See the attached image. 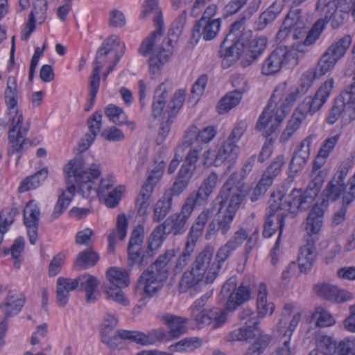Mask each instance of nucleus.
<instances>
[{
  "mask_svg": "<svg viewBox=\"0 0 355 355\" xmlns=\"http://www.w3.org/2000/svg\"><path fill=\"white\" fill-rule=\"evenodd\" d=\"M238 174L232 173L227 180L221 187L216 201L219 205L218 213L222 207L229 201L225 212L218 217L217 223L211 221L208 226L205 238L210 239L217 232H220L223 235L228 233L235 214L239 209L246 193V187L244 183L239 182L235 184Z\"/></svg>",
  "mask_w": 355,
  "mask_h": 355,
  "instance_id": "1",
  "label": "nucleus"
},
{
  "mask_svg": "<svg viewBox=\"0 0 355 355\" xmlns=\"http://www.w3.org/2000/svg\"><path fill=\"white\" fill-rule=\"evenodd\" d=\"M286 84H283L274 91L257 121V128L259 130L267 126L268 123H271L269 130L264 133L266 137L275 132L285 116L290 112L294 103L306 94L297 87L284 96Z\"/></svg>",
  "mask_w": 355,
  "mask_h": 355,
  "instance_id": "2",
  "label": "nucleus"
},
{
  "mask_svg": "<svg viewBox=\"0 0 355 355\" xmlns=\"http://www.w3.org/2000/svg\"><path fill=\"white\" fill-rule=\"evenodd\" d=\"M214 248L207 245L199 252L191 265L190 270L183 273L179 284L180 293H186L195 287L203 279L206 284H211L217 278L220 270L215 261Z\"/></svg>",
  "mask_w": 355,
  "mask_h": 355,
  "instance_id": "3",
  "label": "nucleus"
},
{
  "mask_svg": "<svg viewBox=\"0 0 355 355\" xmlns=\"http://www.w3.org/2000/svg\"><path fill=\"white\" fill-rule=\"evenodd\" d=\"M101 173L100 165L93 164L85 169V162L81 156L70 159L63 168V174L67 184L66 192L73 198L76 193V187L78 192L84 198H88L94 189L92 179L98 178Z\"/></svg>",
  "mask_w": 355,
  "mask_h": 355,
  "instance_id": "4",
  "label": "nucleus"
},
{
  "mask_svg": "<svg viewBox=\"0 0 355 355\" xmlns=\"http://www.w3.org/2000/svg\"><path fill=\"white\" fill-rule=\"evenodd\" d=\"M175 257L173 249L167 250L141 275L137 284L140 295L152 297L161 288L169 275L168 263Z\"/></svg>",
  "mask_w": 355,
  "mask_h": 355,
  "instance_id": "5",
  "label": "nucleus"
},
{
  "mask_svg": "<svg viewBox=\"0 0 355 355\" xmlns=\"http://www.w3.org/2000/svg\"><path fill=\"white\" fill-rule=\"evenodd\" d=\"M307 52L306 46H279L263 62L261 73L273 76L280 71L283 65L296 66Z\"/></svg>",
  "mask_w": 355,
  "mask_h": 355,
  "instance_id": "6",
  "label": "nucleus"
},
{
  "mask_svg": "<svg viewBox=\"0 0 355 355\" xmlns=\"http://www.w3.org/2000/svg\"><path fill=\"white\" fill-rule=\"evenodd\" d=\"M259 321L242 326L229 334L232 341H253L244 355H261L271 342V337L263 333L259 327Z\"/></svg>",
  "mask_w": 355,
  "mask_h": 355,
  "instance_id": "7",
  "label": "nucleus"
},
{
  "mask_svg": "<svg viewBox=\"0 0 355 355\" xmlns=\"http://www.w3.org/2000/svg\"><path fill=\"white\" fill-rule=\"evenodd\" d=\"M193 211L183 205L181 211L168 217L162 225H158L152 232V241L150 248L155 245L159 247L166 236L169 234L173 235L181 234L187 230V223Z\"/></svg>",
  "mask_w": 355,
  "mask_h": 355,
  "instance_id": "8",
  "label": "nucleus"
},
{
  "mask_svg": "<svg viewBox=\"0 0 355 355\" xmlns=\"http://www.w3.org/2000/svg\"><path fill=\"white\" fill-rule=\"evenodd\" d=\"M340 117L346 122L355 120V82L347 86L335 98L326 120L332 125Z\"/></svg>",
  "mask_w": 355,
  "mask_h": 355,
  "instance_id": "9",
  "label": "nucleus"
},
{
  "mask_svg": "<svg viewBox=\"0 0 355 355\" xmlns=\"http://www.w3.org/2000/svg\"><path fill=\"white\" fill-rule=\"evenodd\" d=\"M106 277L109 284L105 285L104 293L107 300H113L123 306H128L129 301L121 288L129 285L130 280L128 272L120 268H110L106 271Z\"/></svg>",
  "mask_w": 355,
  "mask_h": 355,
  "instance_id": "10",
  "label": "nucleus"
},
{
  "mask_svg": "<svg viewBox=\"0 0 355 355\" xmlns=\"http://www.w3.org/2000/svg\"><path fill=\"white\" fill-rule=\"evenodd\" d=\"M115 46H103L97 51L95 66L90 76L89 80V96L91 103H93L100 85V73L102 64L105 61H112L115 59L118 62L124 53V47L121 46L120 51L114 48Z\"/></svg>",
  "mask_w": 355,
  "mask_h": 355,
  "instance_id": "11",
  "label": "nucleus"
},
{
  "mask_svg": "<svg viewBox=\"0 0 355 355\" xmlns=\"http://www.w3.org/2000/svg\"><path fill=\"white\" fill-rule=\"evenodd\" d=\"M139 52L148 58L152 78H157L173 52V46H140Z\"/></svg>",
  "mask_w": 355,
  "mask_h": 355,
  "instance_id": "12",
  "label": "nucleus"
},
{
  "mask_svg": "<svg viewBox=\"0 0 355 355\" xmlns=\"http://www.w3.org/2000/svg\"><path fill=\"white\" fill-rule=\"evenodd\" d=\"M252 288L249 284L242 282L238 288L231 279L223 286L220 296L226 300V309L234 311L251 297Z\"/></svg>",
  "mask_w": 355,
  "mask_h": 355,
  "instance_id": "13",
  "label": "nucleus"
},
{
  "mask_svg": "<svg viewBox=\"0 0 355 355\" xmlns=\"http://www.w3.org/2000/svg\"><path fill=\"white\" fill-rule=\"evenodd\" d=\"M334 81L332 78L326 80L318 89L314 97H306L299 105L296 112L304 117L307 114L313 115L326 103L334 88Z\"/></svg>",
  "mask_w": 355,
  "mask_h": 355,
  "instance_id": "14",
  "label": "nucleus"
},
{
  "mask_svg": "<svg viewBox=\"0 0 355 355\" xmlns=\"http://www.w3.org/2000/svg\"><path fill=\"white\" fill-rule=\"evenodd\" d=\"M22 114L16 113L11 119V127L8 132V154L21 153L28 140L26 135L29 126H23Z\"/></svg>",
  "mask_w": 355,
  "mask_h": 355,
  "instance_id": "15",
  "label": "nucleus"
},
{
  "mask_svg": "<svg viewBox=\"0 0 355 355\" xmlns=\"http://www.w3.org/2000/svg\"><path fill=\"white\" fill-rule=\"evenodd\" d=\"M313 196L309 193V191L303 192L302 189H294L289 193L284 202H282L280 199L279 204L275 203L278 207H282L283 211H286L287 215L288 213L295 216L299 211H302L308 209L312 204Z\"/></svg>",
  "mask_w": 355,
  "mask_h": 355,
  "instance_id": "16",
  "label": "nucleus"
},
{
  "mask_svg": "<svg viewBox=\"0 0 355 355\" xmlns=\"http://www.w3.org/2000/svg\"><path fill=\"white\" fill-rule=\"evenodd\" d=\"M119 335L123 340L141 345H153L157 342L171 340L168 332L162 329L152 330L147 334L137 331L121 330L119 331Z\"/></svg>",
  "mask_w": 355,
  "mask_h": 355,
  "instance_id": "17",
  "label": "nucleus"
},
{
  "mask_svg": "<svg viewBox=\"0 0 355 355\" xmlns=\"http://www.w3.org/2000/svg\"><path fill=\"white\" fill-rule=\"evenodd\" d=\"M284 208L278 207L276 204L270 206V210L266 219L263 235L266 238L270 237L277 230L279 231L277 239H281L285 224V218L287 217Z\"/></svg>",
  "mask_w": 355,
  "mask_h": 355,
  "instance_id": "18",
  "label": "nucleus"
},
{
  "mask_svg": "<svg viewBox=\"0 0 355 355\" xmlns=\"http://www.w3.org/2000/svg\"><path fill=\"white\" fill-rule=\"evenodd\" d=\"M346 46H329L318 61L316 69L314 70L316 76L320 77L331 71L337 62L346 53Z\"/></svg>",
  "mask_w": 355,
  "mask_h": 355,
  "instance_id": "19",
  "label": "nucleus"
},
{
  "mask_svg": "<svg viewBox=\"0 0 355 355\" xmlns=\"http://www.w3.org/2000/svg\"><path fill=\"white\" fill-rule=\"evenodd\" d=\"M191 319L196 325L202 327L206 325H212L216 329L222 326L227 319V311L219 309H206L202 311H194L191 313Z\"/></svg>",
  "mask_w": 355,
  "mask_h": 355,
  "instance_id": "20",
  "label": "nucleus"
},
{
  "mask_svg": "<svg viewBox=\"0 0 355 355\" xmlns=\"http://www.w3.org/2000/svg\"><path fill=\"white\" fill-rule=\"evenodd\" d=\"M40 215V207L35 200H30L26 203L24 209V223L27 228V233L31 245H35L37 239Z\"/></svg>",
  "mask_w": 355,
  "mask_h": 355,
  "instance_id": "21",
  "label": "nucleus"
},
{
  "mask_svg": "<svg viewBox=\"0 0 355 355\" xmlns=\"http://www.w3.org/2000/svg\"><path fill=\"white\" fill-rule=\"evenodd\" d=\"M26 298L23 295L19 297L9 295L7 301L0 305V308L5 315V318L0 322V348L3 344V338L8 328L7 318L12 315L17 314L25 304Z\"/></svg>",
  "mask_w": 355,
  "mask_h": 355,
  "instance_id": "22",
  "label": "nucleus"
},
{
  "mask_svg": "<svg viewBox=\"0 0 355 355\" xmlns=\"http://www.w3.org/2000/svg\"><path fill=\"white\" fill-rule=\"evenodd\" d=\"M240 83H242L241 87L227 93L218 101L217 110L219 114H225L239 104L242 98V95L247 89L246 82L243 78H238L234 80L233 85L238 87Z\"/></svg>",
  "mask_w": 355,
  "mask_h": 355,
  "instance_id": "23",
  "label": "nucleus"
},
{
  "mask_svg": "<svg viewBox=\"0 0 355 355\" xmlns=\"http://www.w3.org/2000/svg\"><path fill=\"white\" fill-rule=\"evenodd\" d=\"M337 1L318 0L315 10H318L320 7L324 14L325 25L330 21L333 28H338L343 25L347 18L346 14L337 11Z\"/></svg>",
  "mask_w": 355,
  "mask_h": 355,
  "instance_id": "24",
  "label": "nucleus"
},
{
  "mask_svg": "<svg viewBox=\"0 0 355 355\" xmlns=\"http://www.w3.org/2000/svg\"><path fill=\"white\" fill-rule=\"evenodd\" d=\"M315 292L325 300L336 302H344L352 298V295L338 287L329 284H318L314 286Z\"/></svg>",
  "mask_w": 355,
  "mask_h": 355,
  "instance_id": "25",
  "label": "nucleus"
},
{
  "mask_svg": "<svg viewBox=\"0 0 355 355\" xmlns=\"http://www.w3.org/2000/svg\"><path fill=\"white\" fill-rule=\"evenodd\" d=\"M78 286L85 292V301L87 303H94L101 296L98 290L100 284L96 277L89 274H84L77 277Z\"/></svg>",
  "mask_w": 355,
  "mask_h": 355,
  "instance_id": "26",
  "label": "nucleus"
},
{
  "mask_svg": "<svg viewBox=\"0 0 355 355\" xmlns=\"http://www.w3.org/2000/svg\"><path fill=\"white\" fill-rule=\"evenodd\" d=\"M78 288L77 278L71 279L60 277L56 282V299L60 307H64L68 303L69 293Z\"/></svg>",
  "mask_w": 355,
  "mask_h": 355,
  "instance_id": "27",
  "label": "nucleus"
},
{
  "mask_svg": "<svg viewBox=\"0 0 355 355\" xmlns=\"http://www.w3.org/2000/svg\"><path fill=\"white\" fill-rule=\"evenodd\" d=\"M172 89L171 83L166 80L161 83L155 90L154 100L152 105L153 115L155 117L161 116L165 107L166 100L168 98V94Z\"/></svg>",
  "mask_w": 355,
  "mask_h": 355,
  "instance_id": "28",
  "label": "nucleus"
},
{
  "mask_svg": "<svg viewBox=\"0 0 355 355\" xmlns=\"http://www.w3.org/2000/svg\"><path fill=\"white\" fill-rule=\"evenodd\" d=\"M143 230L138 227L132 232L128 248V263L130 266H133L137 260L140 257L141 252L143 250Z\"/></svg>",
  "mask_w": 355,
  "mask_h": 355,
  "instance_id": "29",
  "label": "nucleus"
},
{
  "mask_svg": "<svg viewBox=\"0 0 355 355\" xmlns=\"http://www.w3.org/2000/svg\"><path fill=\"white\" fill-rule=\"evenodd\" d=\"M128 222L125 214L117 216L116 227L112 230L107 236V253L114 254L116 251V236L120 240H123L127 235Z\"/></svg>",
  "mask_w": 355,
  "mask_h": 355,
  "instance_id": "30",
  "label": "nucleus"
},
{
  "mask_svg": "<svg viewBox=\"0 0 355 355\" xmlns=\"http://www.w3.org/2000/svg\"><path fill=\"white\" fill-rule=\"evenodd\" d=\"M4 99L11 117L16 113L21 114L17 108L18 91L17 80L14 76L8 78L6 88L4 91Z\"/></svg>",
  "mask_w": 355,
  "mask_h": 355,
  "instance_id": "31",
  "label": "nucleus"
},
{
  "mask_svg": "<svg viewBox=\"0 0 355 355\" xmlns=\"http://www.w3.org/2000/svg\"><path fill=\"white\" fill-rule=\"evenodd\" d=\"M316 257L315 242L309 239L301 249L298 257L299 268L302 272H306L312 267Z\"/></svg>",
  "mask_w": 355,
  "mask_h": 355,
  "instance_id": "32",
  "label": "nucleus"
},
{
  "mask_svg": "<svg viewBox=\"0 0 355 355\" xmlns=\"http://www.w3.org/2000/svg\"><path fill=\"white\" fill-rule=\"evenodd\" d=\"M311 140L307 137L301 142L300 147L293 155L289 168L291 172L297 173L306 164L309 157V147Z\"/></svg>",
  "mask_w": 355,
  "mask_h": 355,
  "instance_id": "33",
  "label": "nucleus"
},
{
  "mask_svg": "<svg viewBox=\"0 0 355 355\" xmlns=\"http://www.w3.org/2000/svg\"><path fill=\"white\" fill-rule=\"evenodd\" d=\"M239 153V146L234 142L226 140L216 155V157L214 159V165L218 166L225 161L234 162Z\"/></svg>",
  "mask_w": 355,
  "mask_h": 355,
  "instance_id": "34",
  "label": "nucleus"
},
{
  "mask_svg": "<svg viewBox=\"0 0 355 355\" xmlns=\"http://www.w3.org/2000/svg\"><path fill=\"white\" fill-rule=\"evenodd\" d=\"M323 214L322 205L315 204L306 218V230L309 234H316L320 232L322 226Z\"/></svg>",
  "mask_w": 355,
  "mask_h": 355,
  "instance_id": "35",
  "label": "nucleus"
},
{
  "mask_svg": "<svg viewBox=\"0 0 355 355\" xmlns=\"http://www.w3.org/2000/svg\"><path fill=\"white\" fill-rule=\"evenodd\" d=\"M283 4L275 1L264 12H263L259 19L255 22V29L261 31L264 29L270 23L272 22L283 9Z\"/></svg>",
  "mask_w": 355,
  "mask_h": 355,
  "instance_id": "36",
  "label": "nucleus"
},
{
  "mask_svg": "<svg viewBox=\"0 0 355 355\" xmlns=\"http://www.w3.org/2000/svg\"><path fill=\"white\" fill-rule=\"evenodd\" d=\"M162 319L170 329L168 334L171 339L179 337L185 331L187 318L168 313L163 315Z\"/></svg>",
  "mask_w": 355,
  "mask_h": 355,
  "instance_id": "37",
  "label": "nucleus"
},
{
  "mask_svg": "<svg viewBox=\"0 0 355 355\" xmlns=\"http://www.w3.org/2000/svg\"><path fill=\"white\" fill-rule=\"evenodd\" d=\"M267 288L264 283L259 286V291L257 300V317L264 318L267 314L271 315L275 310V304L272 302H267Z\"/></svg>",
  "mask_w": 355,
  "mask_h": 355,
  "instance_id": "38",
  "label": "nucleus"
},
{
  "mask_svg": "<svg viewBox=\"0 0 355 355\" xmlns=\"http://www.w3.org/2000/svg\"><path fill=\"white\" fill-rule=\"evenodd\" d=\"M245 18L234 21L231 26L228 33L221 44L230 42L231 44H245L247 37H245L248 33H243L242 28Z\"/></svg>",
  "mask_w": 355,
  "mask_h": 355,
  "instance_id": "39",
  "label": "nucleus"
},
{
  "mask_svg": "<svg viewBox=\"0 0 355 355\" xmlns=\"http://www.w3.org/2000/svg\"><path fill=\"white\" fill-rule=\"evenodd\" d=\"M218 55L222 58V67L228 69L240 59V46H220Z\"/></svg>",
  "mask_w": 355,
  "mask_h": 355,
  "instance_id": "40",
  "label": "nucleus"
},
{
  "mask_svg": "<svg viewBox=\"0 0 355 355\" xmlns=\"http://www.w3.org/2000/svg\"><path fill=\"white\" fill-rule=\"evenodd\" d=\"M48 176V169L44 167L35 174L26 178L20 184L18 191L24 193L31 189H35L44 182Z\"/></svg>",
  "mask_w": 355,
  "mask_h": 355,
  "instance_id": "41",
  "label": "nucleus"
},
{
  "mask_svg": "<svg viewBox=\"0 0 355 355\" xmlns=\"http://www.w3.org/2000/svg\"><path fill=\"white\" fill-rule=\"evenodd\" d=\"M187 17V10H184L173 22L168 31V39L165 42L166 44H173L178 42L179 37L184 29Z\"/></svg>",
  "mask_w": 355,
  "mask_h": 355,
  "instance_id": "42",
  "label": "nucleus"
},
{
  "mask_svg": "<svg viewBox=\"0 0 355 355\" xmlns=\"http://www.w3.org/2000/svg\"><path fill=\"white\" fill-rule=\"evenodd\" d=\"M241 65L243 67L250 66L264 51L263 46H240Z\"/></svg>",
  "mask_w": 355,
  "mask_h": 355,
  "instance_id": "43",
  "label": "nucleus"
},
{
  "mask_svg": "<svg viewBox=\"0 0 355 355\" xmlns=\"http://www.w3.org/2000/svg\"><path fill=\"white\" fill-rule=\"evenodd\" d=\"M172 202L173 199L169 193H164L155 205L153 220L156 222L163 220L171 211Z\"/></svg>",
  "mask_w": 355,
  "mask_h": 355,
  "instance_id": "44",
  "label": "nucleus"
},
{
  "mask_svg": "<svg viewBox=\"0 0 355 355\" xmlns=\"http://www.w3.org/2000/svg\"><path fill=\"white\" fill-rule=\"evenodd\" d=\"M212 193L200 185L197 191L191 192L187 198L184 205L193 211L196 205H203Z\"/></svg>",
  "mask_w": 355,
  "mask_h": 355,
  "instance_id": "45",
  "label": "nucleus"
},
{
  "mask_svg": "<svg viewBox=\"0 0 355 355\" xmlns=\"http://www.w3.org/2000/svg\"><path fill=\"white\" fill-rule=\"evenodd\" d=\"M153 22L156 30L151 32L148 36L144 40L141 44H155L157 40L163 35L164 22L162 13L160 11L156 12V15L153 17Z\"/></svg>",
  "mask_w": 355,
  "mask_h": 355,
  "instance_id": "46",
  "label": "nucleus"
},
{
  "mask_svg": "<svg viewBox=\"0 0 355 355\" xmlns=\"http://www.w3.org/2000/svg\"><path fill=\"white\" fill-rule=\"evenodd\" d=\"M48 8L47 0H35L33 3V8L29 15L28 20L35 24H42L46 17Z\"/></svg>",
  "mask_w": 355,
  "mask_h": 355,
  "instance_id": "47",
  "label": "nucleus"
},
{
  "mask_svg": "<svg viewBox=\"0 0 355 355\" xmlns=\"http://www.w3.org/2000/svg\"><path fill=\"white\" fill-rule=\"evenodd\" d=\"M99 260L98 254L89 250H85L80 252L74 263V265L77 268H86L87 267H92L96 265Z\"/></svg>",
  "mask_w": 355,
  "mask_h": 355,
  "instance_id": "48",
  "label": "nucleus"
},
{
  "mask_svg": "<svg viewBox=\"0 0 355 355\" xmlns=\"http://www.w3.org/2000/svg\"><path fill=\"white\" fill-rule=\"evenodd\" d=\"M297 114L298 113L297 112L294 113L291 119L288 121L287 125L279 139V141L281 143H285L288 141V139L291 138L293 134L300 127L302 121L304 117L302 115L298 116Z\"/></svg>",
  "mask_w": 355,
  "mask_h": 355,
  "instance_id": "49",
  "label": "nucleus"
},
{
  "mask_svg": "<svg viewBox=\"0 0 355 355\" xmlns=\"http://www.w3.org/2000/svg\"><path fill=\"white\" fill-rule=\"evenodd\" d=\"M185 94L186 91L184 89H178L168 103L167 106L168 109L164 114H167L170 117H175L184 104Z\"/></svg>",
  "mask_w": 355,
  "mask_h": 355,
  "instance_id": "50",
  "label": "nucleus"
},
{
  "mask_svg": "<svg viewBox=\"0 0 355 355\" xmlns=\"http://www.w3.org/2000/svg\"><path fill=\"white\" fill-rule=\"evenodd\" d=\"M318 351L324 355H335L338 343L331 336H320L316 340Z\"/></svg>",
  "mask_w": 355,
  "mask_h": 355,
  "instance_id": "51",
  "label": "nucleus"
},
{
  "mask_svg": "<svg viewBox=\"0 0 355 355\" xmlns=\"http://www.w3.org/2000/svg\"><path fill=\"white\" fill-rule=\"evenodd\" d=\"M347 186L345 184H341L334 180H331L327 187L323 191V196L324 197V201H335L340 195L345 191Z\"/></svg>",
  "mask_w": 355,
  "mask_h": 355,
  "instance_id": "52",
  "label": "nucleus"
},
{
  "mask_svg": "<svg viewBox=\"0 0 355 355\" xmlns=\"http://www.w3.org/2000/svg\"><path fill=\"white\" fill-rule=\"evenodd\" d=\"M211 210L208 209H204L196 218L190 230L189 236L197 239L198 237L202 234L206 223L211 216Z\"/></svg>",
  "mask_w": 355,
  "mask_h": 355,
  "instance_id": "53",
  "label": "nucleus"
},
{
  "mask_svg": "<svg viewBox=\"0 0 355 355\" xmlns=\"http://www.w3.org/2000/svg\"><path fill=\"white\" fill-rule=\"evenodd\" d=\"M61 192L58 196V200L54 207V209L51 215V220H54L57 219L63 211L67 209L73 198L70 197V194L67 193L66 191L60 190Z\"/></svg>",
  "mask_w": 355,
  "mask_h": 355,
  "instance_id": "54",
  "label": "nucleus"
},
{
  "mask_svg": "<svg viewBox=\"0 0 355 355\" xmlns=\"http://www.w3.org/2000/svg\"><path fill=\"white\" fill-rule=\"evenodd\" d=\"M284 163V157L283 155H278L272 161L262 177L267 180L269 179L270 180V183H272L274 178L279 174Z\"/></svg>",
  "mask_w": 355,
  "mask_h": 355,
  "instance_id": "55",
  "label": "nucleus"
},
{
  "mask_svg": "<svg viewBox=\"0 0 355 355\" xmlns=\"http://www.w3.org/2000/svg\"><path fill=\"white\" fill-rule=\"evenodd\" d=\"M221 19L220 18L208 20L202 25V38L205 41L214 39L220 27Z\"/></svg>",
  "mask_w": 355,
  "mask_h": 355,
  "instance_id": "56",
  "label": "nucleus"
},
{
  "mask_svg": "<svg viewBox=\"0 0 355 355\" xmlns=\"http://www.w3.org/2000/svg\"><path fill=\"white\" fill-rule=\"evenodd\" d=\"M325 27V20L318 19L313 25L309 32L306 31L305 40L303 44H313L320 36Z\"/></svg>",
  "mask_w": 355,
  "mask_h": 355,
  "instance_id": "57",
  "label": "nucleus"
},
{
  "mask_svg": "<svg viewBox=\"0 0 355 355\" xmlns=\"http://www.w3.org/2000/svg\"><path fill=\"white\" fill-rule=\"evenodd\" d=\"M24 250V239L19 236L17 238L10 248V254L13 259L14 266L19 268L21 263V253Z\"/></svg>",
  "mask_w": 355,
  "mask_h": 355,
  "instance_id": "58",
  "label": "nucleus"
},
{
  "mask_svg": "<svg viewBox=\"0 0 355 355\" xmlns=\"http://www.w3.org/2000/svg\"><path fill=\"white\" fill-rule=\"evenodd\" d=\"M314 317L316 318V326L318 327H327L336 322L332 315L322 307L316 309Z\"/></svg>",
  "mask_w": 355,
  "mask_h": 355,
  "instance_id": "59",
  "label": "nucleus"
},
{
  "mask_svg": "<svg viewBox=\"0 0 355 355\" xmlns=\"http://www.w3.org/2000/svg\"><path fill=\"white\" fill-rule=\"evenodd\" d=\"M271 184L272 183H270V180L269 179L267 180L262 177L256 187L252 189L249 194L250 201L254 202L260 199L263 196Z\"/></svg>",
  "mask_w": 355,
  "mask_h": 355,
  "instance_id": "60",
  "label": "nucleus"
},
{
  "mask_svg": "<svg viewBox=\"0 0 355 355\" xmlns=\"http://www.w3.org/2000/svg\"><path fill=\"white\" fill-rule=\"evenodd\" d=\"M311 177L313 179L309 184L307 190L309 191V193L314 197L317 195L323 184L325 173L323 171H318L315 172L314 175H311Z\"/></svg>",
  "mask_w": 355,
  "mask_h": 355,
  "instance_id": "61",
  "label": "nucleus"
},
{
  "mask_svg": "<svg viewBox=\"0 0 355 355\" xmlns=\"http://www.w3.org/2000/svg\"><path fill=\"white\" fill-rule=\"evenodd\" d=\"M335 355H355V339L345 338L340 341Z\"/></svg>",
  "mask_w": 355,
  "mask_h": 355,
  "instance_id": "62",
  "label": "nucleus"
},
{
  "mask_svg": "<svg viewBox=\"0 0 355 355\" xmlns=\"http://www.w3.org/2000/svg\"><path fill=\"white\" fill-rule=\"evenodd\" d=\"M65 257H66L64 253L60 252L52 259L49 263L48 270L49 276L54 277L60 272L61 268L64 263Z\"/></svg>",
  "mask_w": 355,
  "mask_h": 355,
  "instance_id": "63",
  "label": "nucleus"
},
{
  "mask_svg": "<svg viewBox=\"0 0 355 355\" xmlns=\"http://www.w3.org/2000/svg\"><path fill=\"white\" fill-rule=\"evenodd\" d=\"M248 238V232L245 229L241 227L234 232L227 243L229 244L232 249L235 250L238 247L241 246Z\"/></svg>",
  "mask_w": 355,
  "mask_h": 355,
  "instance_id": "64",
  "label": "nucleus"
}]
</instances>
